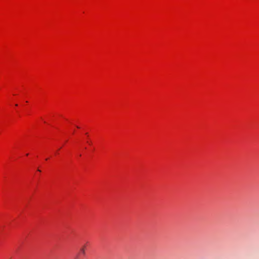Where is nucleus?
<instances>
[{"instance_id":"f257e3e1","label":"nucleus","mask_w":259,"mask_h":259,"mask_svg":"<svg viewBox=\"0 0 259 259\" xmlns=\"http://www.w3.org/2000/svg\"><path fill=\"white\" fill-rule=\"evenodd\" d=\"M80 252H81V253L83 255L85 254V246H83L82 247H81L80 248Z\"/></svg>"}]
</instances>
